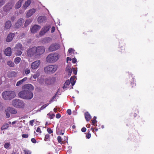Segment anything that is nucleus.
I'll return each instance as SVG.
<instances>
[{"mask_svg": "<svg viewBox=\"0 0 154 154\" xmlns=\"http://www.w3.org/2000/svg\"><path fill=\"white\" fill-rule=\"evenodd\" d=\"M22 88L23 90L18 94L20 97L24 99L30 100L33 97V94L31 91L34 90V88L31 84H27L25 85Z\"/></svg>", "mask_w": 154, "mask_h": 154, "instance_id": "nucleus-1", "label": "nucleus"}, {"mask_svg": "<svg viewBox=\"0 0 154 154\" xmlns=\"http://www.w3.org/2000/svg\"><path fill=\"white\" fill-rule=\"evenodd\" d=\"M60 57V56L58 53H52L47 56L46 61L48 63H54L58 60Z\"/></svg>", "mask_w": 154, "mask_h": 154, "instance_id": "nucleus-2", "label": "nucleus"}, {"mask_svg": "<svg viewBox=\"0 0 154 154\" xmlns=\"http://www.w3.org/2000/svg\"><path fill=\"white\" fill-rule=\"evenodd\" d=\"M2 96L4 100H9L14 98L16 96V94L14 91H8L3 92Z\"/></svg>", "mask_w": 154, "mask_h": 154, "instance_id": "nucleus-3", "label": "nucleus"}, {"mask_svg": "<svg viewBox=\"0 0 154 154\" xmlns=\"http://www.w3.org/2000/svg\"><path fill=\"white\" fill-rule=\"evenodd\" d=\"M57 66L56 65H49L44 67V70L45 73L48 74L54 73L57 70Z\"/></svg>", "mask_w": 154, "mask_h": 154, "instance_id": "nucleus-4", "label": "nucleus"}, {"mask_svg": "<svg viewBox=\"0 0 154 154\" xmlns=\"http://www.w3.org/2000/svg\"><path fill=\"white\" fill-rule=\"evenodd\" d=\"M12 104L16 108H23L24 106V103L23 101L19 99H15L13 100Z\"/></svg>", "mask_w": 154, "mask_h": 154, "instance_id": "nucleus-5", "label": "nucleus"}, {"mask_svg": "<svg viewBox=\"0 0 154 154\" xmlns=\"http://www.w3.org/2000/svg\"><path fill=\"white\" fill-rule=\"evenodd\" d=\"M14 49L16 51L15 54L17 56H20L22 54V51L23 50V48L21 44L19 43H17Z\"/></svg>", "mask_w": 154, "mask_h": 154, "instance_id": "nucleus-6", "label": "nucleus"}, {"mask_svg": "<svg viewBox=\"0 0 154 154\" xmlns=\"http://www.w3.org/2000/svg\"><path fill=\"white\" fill-rule=\"evenodd\" d=\"M36 55L40 56L43 54L45 51V48L43 46H38L36 47Z\"/></svg>", "mask_w": 154, "mask_h": 154, "instance_id": "nucleus-7", "label": "nucleus"}, {"mask_svg": "<svg viewBox=\"0 0 154 154\" xmlns=\"http://www.w3.org/2000/svg\"><path fill=\"white\" fill-rule=\"evenodd\" d=\"M36 50L35 47L29 49L27 51V55L29 57H32L35 55V56H36Z\"/></svg>", "mask_w": 154, "mask_h": 154, "instance_id": "nucleus-8", "label": "nucleus"}, {"mask_svg": "<svg viewBox=\"0 0 154 154\" xmlns=\"http://www.w3.org/2000/svg\"><path fill=\"white\" fill-rule=\"evenodd\" d=\"M60 48V45L58 44H51L49 47L48 50L50 51H53L58 49Z\"/></svg>", "mask_w": 154, "mask_h": 154, "instance_id": "nucleus-9", "label": "nucleus"}, {"mask_svg": "<svg viewBox=\"0 0 154 154\" xmlns=\"http://www.w3.org/2000/svg\"><path fill=\"white\" fill-rule=\"evenodd\" d=\"M50 28L51 27L50 26H45L43 27L39 32V34L40 36H42L46 33L49 30Z\"/></svg>", "mask_w": 154, "mask_h": 154, "instance_id": "nucleus-10", "label": "nucleus"}, {"mask_svg": "<svg viewBox=\"0 0 154 154\" xmlns=\"http://www.w3.org/2000/svg\"><path fill=\"white\" fill-rule=\"evenodd\" d=\"M41 28V27L40 26L37 25H35L32 27L30 29V31L32 33H35L39 30Z\"/></svg>", "mask_w": 154, "mask_h": 154, "instance_id": "nucleus-11", "label": "nucleus"}, {"mask_svg": "<svg viewBox=\"0 0 154 154\" xmlns=\"http://www.w3.org/2000/svg\"><path fill=\"white\" fill-rule=\"evenodd\" d=\"M40 60H36L33 62L31 64V68L33 69H37L39 66Z\"/></svg>", "mask_w": 154, "mask_h": 154, "instance_id": "nucleus-12", "label": "nucleus"}, {"mask_svg": "<svg viewBox=\"0 0 154 154\" xmlns=\"http://www.w3.org/2000/svg\"><path fill=\"white\" fill-rule=\"evenodd\" d=\"M24 22V20L23 18H20L18 20L17 22L15 25V27L16 28L18 29L21 26Z\"/></svg>", "mask_w": 154, "mask_h": 154, "instance_id": "nucleus-13", "label": "nucleus"}, {"mask_svg": "<svg viewBox=\"0 0 154 154\" xmlns=\"http://www.w3.org/2000/svg\"><path fill=\"white\" fill-rule=\"evenodd\" d=\"M13 6V4L12 3L10 2L4 7V10L5 11H7L12 9Z\"/></svg>", "mask_w": 154, "mask_h": 154, "instance_id": "nucleus-14", "label": "nucleus"}, {"mask_svg": "<svg viewBox=\"0 0 154 154\" xmlns=\"http://www.w3.org/2000/svg\"><path fill=\"white\" fill-rule=\"evenodd\" d=\"M36 12V10L33 8L29 10L26 13V16L27 17H29L32 15Z\"/></svg>", "mask_w": 154, "mask_h": 154, "instance_id": "nucleus-15", "label": "nucleus"}, {"mask_svg": "<svg viewBox=\"0 0 154 154\" xmlns=\"http://www.w3.org/2000/svg\"><path fill=\"white\" fill-rule=\"evenodd\" d=\"M15 35L14 33H10L9 34L7 37L6 41L8 42H11L13 39Z\"/></svg>", "mask_w": 154, "mask_h": 154, "instance_id": "nucleus-16", "label": "nucleus"}, {"mask_svg": "<svg viewBox=\"0 0 154 154\" xmlns=\"http://www.w3.org/2000/svg\"><path fill=\"white\" fill-rule=\"evenodd\" d=\"M12 53L11 49L10 47L7 48L5 51V54L8 56H10L11 55Z\"/></svg>", "mask_w": 154, "mask_h": 154, "instance_id": "nucleus-17", "label": "nucleus"}, {"mask_svg": "<svg viewBox=\"0 0 154 154\" xmlns=\"http://www.w3.org/2000/svg\"><path fill=\"white\" fill-rule=\"evenodd\" d=\"M46 20V17L44 16H40L38 18V22L39 23L45 22Z\"/></svg>", "mask_w": 154, "mask_h": 154, "instance_id": "nucleus-18", "label": "nucleus"}, {"mask_svg": "<svg viewBox=\"0 0 154 154\" xmlns=\"http://www.w3.org/2000/svg\"><path fill=\"white\" fill-rule=\"evenodd\" d=\"M7 110L12 114H16L17 113V110L13 108L8 107L7 109Z\"/></svg>", "mask_w": 154, "mask_h": 154, "instance_id": "nucleus-19", "label": "nucleus"}, {"mask_svg": "<svg viewBox=\"0 0 154 154\" xmlns=\"http://www.w3.org/2000/svg\"><path fill=\"white\" fill-rule=\"evenodd\" d=\"M17 75V73L16 72L14 71H12L8 72V77L9 78L15 77Z\"/></svg>", "mask_w": 154, "mask_h": 154, "instance_id": "nucleus-20", "label": "nucleus"}, {"mask_svg": "<svg viewBox=\"0 0 154 154\" xmlns=\"http://www.w3.org/2000/svg\"><path fill=\"white\" fill-rule=\"evenodd\" d=\"M11 26V22L9 20L7 21L5 23V28L6 29H8L10 28Z\"/></svg>", "mask_w": 154, "mask_h": 154, "instance_id": "nucleus-21", "label": "nucleus"}, {"mask_svg": "<svg viewBox=\"0 0 154 154\" xmlns=\"http://www.w3.org/2000/svg\"><path fill=\"white\" fill-rule=\"evenodd\" d=\"M31 3V1L28 0L23 5V8L24 10H26L27 8L28 7Z\"/></svg>", "mask_w": 154, "mask_h": 154, "instance_id": "nucleus-22", "label": "nucleus"}, {"mask_svg": "<svg viewBox=\"0 0 154 154\" xmlns=\"http://www.w3.org/2000/svg\"><path fill=\"white\" fill-rule=\"evenodd\" d=\"M85 118L86 120L88 122L91 119V117L88 112H86L85 114Z\"/></svg>", "mask_w": 154, "mask_h": 154, "instance_id": "nucleus-23", "label": "nucleus"}, {"mask_svg": "<svg viewBox=\"0 0 154 154\" xmlns=\"http://www.w3.org/2000/svg\"><path fill=\"white\" fill-rule=\"evenodd\" d=\"M23 1V0H19L17 2L15 6V8L16 9H18L20 7Z\"/></svg>", "mask_w": 154, "mask_h": 154, "instance_id": "nucleus-24", "label": "nucleus"}, {"mask_svg": "<svg viewBox=\"0 0 154 154\" xmlns=\"http://www.w3.org/2000/svg\"><path fill=\"white\" fill-rule=\"evenodd\" d=\"M32 20L31 19H29L26 20L25 23V26H28L32 22Z\"/></svg>", "mask_w": 154, "mask_h": 154, "instance_id": "nucleus-25", "label": "nucleus"}, {"mask_svg": "<svg viewBox=\"0 0 154 154\" xmlns=\"http://www.w3.org/2000/svg\"><path fill=\"white\" fill-rule=\"evenodd\" d=\"M21 58L20 57H17L14 60V62L16 64H18L20 61Z\"/></svg>", "mask_w": 154, "mask_h": 154, "instance_id": "nucleus-26", "label": "nucleus"}, {"mask_svg": "<svg viewBox=\"0 0 154 154\" xmlns=\"http://www.w3.org/2000/svg\"><path fill=\"white\" fill-rule=\"evenodd\" d=\"M9 127V125L7 123L4 124L2 127L1 129L4 130L7 129Z\"/></svg>", "mask_w": 154, "mask_h": 154, "instance_id": "nucleus-27", "label": "nucleus"}, {"mask_svg": "<svg viewBox=\"0 0 154 154\" xmlns=\"http://www.w3.org/2000/svg\"><path fill=\"white\" fill-rule=\"evenodd\" d=\"M7 64L10 66L13 67L14 66V63L11 61H8L7 62Z\"/></svg>", "mask_w": 154, "mask_h": 154, "instance_id": "nucleus-28", "label": "nucleus"}, {"mask_svg": "<svg viewBox=\"0 0 154 154\" xmlns=\"http://www.w3.org/2000/svg\"><path fill=\"white\" fill-rule=\"evenodd\" d=\"M44 140L46 141L50 140V135L48 134H47L45 135Z\"/></svg>", "mask_w": 154, "mask_h": 154, "instance_id": "nucleus-29", "label": "nucleus"}, {"mask_svg": "<svg viewBox=\"0 0 154 154\" xmlns=\"http://www.w3.org/2000/svg\"><path fill=\"white\" fill-rule=\"evenodd\" d=\"M74 78L72 77H71L70 79V82L72 86L74 85L75 83V81H74Z\"/></svg>", "mask_w": 154, "mask_h": 154, "instance_id": "nucleus-30", "label": "nucleus"}, {"mask_svg": "<svg viewBox=\"0 0 154 154\" xmlns=\"http://www.w3.org/2000/svg\"><path fill=\"white\" fill-rule=\"evenodd\" d=\"M30 72V70L29 68H26L24 70V72L26 75L29 74Z\"/></svg>", "mask_w": 154, "mask_h": 154, "instance_id": "nucleus-31", "label": "nucleus"}, {"mask_svg": "<svg viewBox=\"0 0 154 154\" xmlns=\"http://www.w3.org/2000/svg\"><path fill=\"white\" fill-rule=\"evenodd\" d=\"M10 145V144L9 143H5L4 144V147L5 148L8 149Z\"/></svg>", "mask_w": 154, "mask_h": 154, "instance_id": "nucleus-32", "label": "nucleus"}, {"mask_svg": "<svg viewBox=\"0 0 154 154\" xmlns=\"http://www.w3.org/2000/svg\"><path fill=\"white\" fill-rule=\"evenodd\" d=\"M5 112L6 118H9L10 116V115L9 113V112L7 110L5 111Z\"/></svg>", "mask_w": 154, "mask_h": 154, "instance_id": "nucleus-33", "label": "nucleus"}, {"mask_svg": "<svg viewBox=\"0 0 154 154\" xmlns=\"http://www.w3.org/2000/svg\"><path fill=\"white\" fill-rule=\"evenodd\" d=\"M23 84V83L21 81V80H20L17 82L16 83V86H19Z\"/></svg>", "mask_w": 154, "mask_h": 154, "instance_id": "nucleus-34", "label": "nucleus"}, {"mask_svg": "<svg viewBox=\"0 0 154 154\" xmlns=\"http://www.w3.org/2000/svg\"><path fill=\"white\" fill-rule=\"evenodd\" d=\"M48 115H49V118L50 119H53L55 116V115L54 114H51L50 113H48Z\"/></svg>", "mask_w": 154, "mask_h": 154, "instance_id": "nucleus-35", "label": "nucleus"}, {"mask_svg": "<svg viewBox=\"0 0 154 154\" xmlns=\"http://www.w3.org/2000/svg\"><path fill=\"white\" fill-rule=\"evenodd\" d=\"M57 95V93L54 95L52 98L50 100V102H51L53 101H54V99L56 98Z\"/></svg>", "mask_w": 154, "mask_h": 154, "instance_id": "nucleus-36", "label": "nucleus"}, {"mask_svg": "<svg viewBox=\"0 0 154 154\" xmlns=\"http://www.w3.org/2000/svg\"><path fill=\"white\" fill-rule=\"evenodd\" d=\"M47 131L50 134L53 133V131L50 128H48L47 129Z\"/></svg>", "mask_w": 154, "mask_h": 154, "instance_id": "nucleus-37", "label": "nucleus"}, {"mask_svg": "<svg viewBox=\"0 0 154 154\" xmlns=\"http://www.w3.org/2000/svg\"><path fill=\"white\" fill-rule=\"evenodd\" d=\"M57 140L59 143H61L62 141L61 137L60 136H58L57 137Z\"/></svg>", "mask_w": 154, "mask_h": 154, "instance_id": "nucleus-38", "label": "nucleus"}, {"mask_svg": "<svg viewBox=\"0 0 154 154\" xmlns=\"http://www.w3.org/2000/svg\"><path fill=\"white\" fill-rule=\"evenodd\" d=\"M49 103H47L45 105H43L41 108V109L42 110L45 109L46 106H47L48 105Z\"/></svg>", "mask_w": 154, "mask_h": 154, "instance_id": "nucleus-39", "label": "nucleus"}, {"mask_svg": "<svg viewBox=\"0 0 154 154\" xmlns=\"http://www.w3.org/2000/svg\"><path fill=\"white\" fill-rule=\"evenodd\" d=\"M35 122V120L33 119L32 120L29 121V125L32 126H33V123Z\"/></svg>", "mask_w": 154, "mask_h": 154, "instance_id": "nucleus-40", "label": "nucleus"}, {"mask_svg": "<svg viewBox=\"0 0 154 154\" xmlns=\"http://www.w3.org/2000/svg\"><path fill=\"white\" fill-rule=\"evenodd\" d=\"M70 81L69 80H67L65 82L64 84L66 85H69L70 84Z\"/></svg>", "mask_w": 154, "mask_h": 154, "instance_id": "nucleus-41", "label": "nucleus"}, {"mask_svg": "<svg viewBox=\"0 0 154 154\" xmlns=\"http://www.w3.org/2000/svg\"><path fill=\"white\" fill-rule=\"evenodd\" d=\"M28 79V78L26 77H25L22 79L21 80V81L23 83L27 81Z\"/></svg>", "mask_w": 154, "mask_h": 154, "instance_id": "nucleus-42", "label": "nucleus"}, {"mask_svg": "<svg viewBox=\"0 0 154 154\" xmlns=\"http://www.w3.org/2000/svg\"><path fill=\"white\" fill-rule=\"evenodd\" d=\"M24 154H31V152L30 151L28 150H24Z\"/></svg>", "mask_w": 154, "mask_h": 154, "instance_id": "nucleus-43", "label": "nucleus"}, {"mask_svg": "<svg viewBox=\"0 0 154 154\" xmlns=\"http://www.w3.org/2000/svg\"><path fill=\"white\" fill-rule=\"evenodd\" d=\"M91 137V134L89 133H88V134H87L86 135V137L87 139H89Z\"/></svg>", "mask_w": 154, "mask_h": 154, "instance_id": "nucleus-44", "label": "nucleus"}, {"mask_svg": "<svg viewBox=\"0 0 154 154\" xmlns=\"http://www.w3.org/2000/svg\"><path fill=\"white\" fill-rule=\"evenodd\" d=\"M22 137L24 138H27L28 137V134H23L22 135Z\"/></svg>", "mask_w": 154, "mask_h": 154, "instance_id": "nucleus-45", "label": "nucleus"}, {"mask_svg": "<svg viewBox=\"0 0 154 154\" xmlns=\"http://www.w3.org/2000/svg\"><path fill=\"white\" fill-rule=\"evenodd\" d=\"M97 122V121L95 119H93L92 120V124L93 125H94V124L96 123Z\"/></svg>", "mask_w": 154, "mask_h": 154, "instance_id": "nucleus-46", "label": "nucleus"}, {"mask_svg": "<svg viewBox=\"0 0 154 154\" xmlns=\"http://www.w3.org/2000/svg\"><path fill=\"white\" fill-rule=\"evenodd\" d=\"M5 3V2L3 0H0V7L3 5Z\"/></svg>", "mask_w": 154, "mask_h": 154, "instance_id": "nucleus-47", "label": "nucleus"}, {"mask_svg": "<svg viewBox=\"0 0 154 154\" xmlns=\"http://www.w3.org/2000/svg\"><path fill=\"white\" fill-rule=\"evenodd\" d=\"M72 71L75 75H76L77 74V71L75 68H73Z\"/></svg>", "mask_w": 154, "mask_h": 154, "instance_id": "nucleus-48", "label": "nucleus"}, {"mask_svg": "<svg viewBox=\"0 0 154 154\" xmlns=\"http://www.w3.org/2000/svg\"><path fill=\"white\" fill-rule=\"evenodd\" d=\"M36 131L37 132H39L40 133H41L42 132V131L41 130V129L39 127H38V128L37 129Z\"/></svg>", "mask_w": 154, "mask_h": 154, "instance_id": "nucleus-49", "label": "nucleus"}, {"mask_svg": "<svg viewBox=\"0 0 154 154\" xmlns=\"http://www.w3.org/2000/svg\"><path fill=\"white\" fill-rule=\"evenodd\" d=\"M31 141L32 143H35L36 142V140L34 138H32L31 139Z\"/></svg>", "mask_w": 154, "mask_h": 154, "instance_id": "nucleus-50", "label": "nucleus"}, {"mask_svg": "<svg viewBox=\"0 0 154 154\" xmlns=\"http://www.w3.org/2000/svg\"><path fill=\"white\" fill-rule=\"evenodd\" d=\"M67 113L69 115H71L72 113L71 110L70 109H67Z\"/></svg>", "mask_w": 154, "mask_h": 154, "instance_id": "nucleus-51", "label": "nucleus"}, {"mask_svg": "<svg viewBox=\"0 0 154 154\" xmlns=\"http://www.w3.org/2000/svg\"><path fill=\"white\" fill-rule=\"evenodd\" d=\"M86 131V128L85 127L82 128L81 129V131L83 132H85Z\"/></svg>", "mask_w": 154, "mask_h": 154, "instance_id": "nucleus-52", "label": "nucleus"}, {"mask_svg": "<svg viewBox=\"0 0 154 154\" xmlns=\"http://www.w3.org/2000/svg\"><path fill=\"white\" fill-rule=\"evenodd\" d=\"M61 115L59 113L57 114L56 115V118H60L61 117Z\"/></svg>", "mask_w": 154, "mask_h": 154, "instance_id": "nucleus-53", "label": "nucleus"}, {"mask_svg": "<svg viewBox=\"0 0 154 154\" xmlns=\"http://www.w3.org/2000/svg\"><path fill=\"white\" fill-rule=\"evenodd\" d=\"M55 30V27L54 26H53L51 28V32H54Z\"/></svg>", "mask_w": 154, "mask_h": 154, "instance_id": "nucleus-54", "label": "nucleus"}, {"mask_svg": "<svg viewBox=\"0 0 154 154\" xmlns=\"http://www.w3.org/2000/svg\"><path fill=\"white\" fill-rule=\"evenodd\" d=\"M68 75H71V73L72 72V70L71 69H68Z\"/></svg>", "mask_w": 154, "mask_h": 154, "instance_id": "nucleus-55", "label": "nucleus"}, {"mask_svg": "<svg viewBox=\"0 0 154 154\" xmlns=\"http://www.w3.org/2000/svg\"><path fill=\"white\" fill-rule=\"evenodd\" d=\"M72 62L73 63H75L76 62V59L75 58H73L72 60Z\"/></svg>", "mask_w": 154, "mask_h": 154, "instance_id": "nucleus-56", "label": "nucleus"}, {"mask_svg": "<svg viewBox=\"0 0 154 154\" xmlns=\"http://www.w3.org/2000/svg\"><path fill=\"white\" fill-rule=\"evenodd\" d=\"M73 50L72 48H70L69 49L68 52H69V53H70L72 52Z\"/></svg>", "mask_w": 154, "mask_h": 154, "instance_id": "nucleus-57", "label": "nucleus"}, {"mask_svg": "<svg viewBox=\"0 0 154 154\" xmlns=\"http://www.w3.org/2000/svg\"><path fill=\"white\" fill-rule=\"evenodd\" d=\"M67 61H68V60H71V59L69 57H67L66 58Z\"/></svg>", "mask_w": 154, "mask_h": 154, "instance_id": "nucleus-58", "label": "nucleus"}, {"mask_svg": "<svg viewBox=\"0 0 154 154\" xmlns=\"http://www.w3.org/2000/svg\"><path fill=\"white\" fill-rule=\"evenodd\" d=\"M91 130L93 132L95 133V131H94V128L93 127H92L91 128Z\"/></svg>", "mask_w": 154, "mask_h": 154, "instance_id": "nucleus-59", "label": "nucleus"}, {"mask_svg": "<svg viewBox=\"0 0 154 154\" xmlns=\"http://www.w3.org/2000/svg\"><path fill=\"white\" fill-rule=\"evenodd\" d=\"M37 77V75H34L33 76V77L35 78L36 79Z\"/></svg>", "mask_w": 154, "mask_h": 154, "instance_id": "nucleus-60", "label": "nucleus"}, {"mask_svg": "<svg viewBox=\"0 0 154 154\" xmlns=\"http://www.w3.org/2000/svg\"><path fill=\"white\" fill-rule=\"evenodd\" d=\"M54 111L55 112H56L57 111V109L56 108H55L54 109Z\"/></svg>", "mask_w": 154, "mask_h": 154, "instance_id": "nucleus-61", "label": "nucleus"}, {"mask_svg": "<svg viewBox=\"0 0 154 154\" xmlns=\"http://www.w3.org/2000/svg\"><path fill=\"white\" fill-rule=\"evenodd\" d=\"M66 87L65 86V85L64 84V85L63 86V89L66 88Z\"/></svg>", "mask_w": 154, "mask_h": 154, "instance_id": "nucleus-62", "label": "nucleus"}, {"mask_svg": "<svg viewBox=\"0 0 154 154\" xmlns=\"http://www.w3.org/2000/svg\"><path fill=\"white\" fill-rule=\"evenodd\" d=\"M98 130V129L97 128H94V131L95 132L96 131H97Z\"/></svg>", "mask_w": 154, "mask_h": 154, "instance_id": "nucleus-63", "label": "nucleus"}, {"mask_svg": "<svg viewBox=\"0 0 154 154\" xmlns=\"http://www.w3.org/2000/svg\"><path fill=\"white\" fill-rule=\"evenodd\" d=\"M72 129H75V125H73L72 127Z\"/></svg>", "mask_w": 154, "mask_h": 154, "instance_id": "nucleus-64", "label": "nucleus"}]
</instances>
